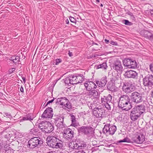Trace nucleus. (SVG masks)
I'll use <instances>...</instances> for the list:
<instances>
[{
    "label": "nucleus",
    "instance_id": "nucleus-51",
    "mask_svg": "<svg viewBox=\"0 0 153 153\" xmlns=\"http://www.w3.org/2000/svg\"><path fill=\"white\" fill-rule=\"evenodd\" d=\"M20 91L22 92H24V89L22 86H21L20 89Z\"/></svg>",
    "mask_w": 153,
    "mask_h": 153
},
{
    "label": "nucleus",
    "instance_id": "nucleus-41",
    "mask_svg": "<svg viewBox=\"0 0 153 153\" xmlns=\"http://www.w3.org/2000/svg\"><path fill=\"white\" fill-rule=\"evenodd\" d=\"M62 98H58L57 99L56 101V103L57 105L60 104L61 103V100H62Z\"/></svg>",
    "mask_w": 153,
    "mask_h": 153
},
{
    "label": "nucleus",
    "instance_id": "nucleus-20",
    "mask_svg": "<svg viewBox=\"0 0 153 153\" xmlns=\"http://www.w3.org/2000/svg\"><path fill=\"white\" fill-rule=\"evenodd\" d=\"M70 116L71 117V119L72 122L71 126L75 127H77L79 126V123L76 121L75 117L72 114H70Z\"/></svg>",
    "mask_w": 153,
    "mask_h": 153
},
{
    "label": "nucleus",
    "instance_id": "nucleus-61",
    "mask_svg": "<svg viewBox=\"0 0 153 153\" xmlns=\"http://www.w3.org/2000/svg\"><path fill=\"white\" fill-rule=\"evenodd\" d=\"M152 135H153V131H152Z\"/></svg>",
    "mask_w": 153,
    "mask_h": 153
},
{
    "label": "nucleus",
    "instance_id": "nucleus-2",
    "mask_svg": "<svg viewBox=\"0 0 153 153\" xmlns=\"http://www.w3.org/2000/svg\"><path fill=\"white\" fill-rule=\"evenodd\" d=\"M145 107L143 105H137L133 108L130 113L131 119L133 121H135L140 117L141 114L145 112Z\"/></svg>",
    "mask_w": 153,
    "mask_h": 153
},
{
    "label": "nucleus",
    "instance_id": "nucleus-52",
    "mask_svg": "<svg viewBox=\"0 0 153 153\" xmlns=\"http://www.w3.org/2000/svg\"><path fill=\"white\" fill-rule=\"evenodd\" d=\"M68 55L70 56H73L72 53V52H70V51H69Z\"/></svg>",
    "mask_w": 153,
    "mask_h": 153
},
{
    "label": "nucleus",
    "instance_id": "nucleus-15",
    "mask_svg": "<svg viewBox=\"0 0 153 153\" xmlns=\"http://www.w3.org/2000/svg\"><path fill=\"white\" fill-rule=\"evenodd\" d=\"M84 85L86 90L88 91H92V89H95L97 87L96 85L93 82L85 83Z\"/></svg>",
    "mask_w": 153,
    "mask_h": 153
},
{
    "label": "nucleus",
    "instance_id": "nucleus-54",
    "mask_svg": "<svg viewBox=\"0 0 153 153\" xmlns=\"http://www.w3.org/2000/svg\"><path fill=\"white\" fill-rule=\"evenodd\" d=\"M104 41L105 43H107L109 42V40L106 39H105Z\"/></svg>",
    "mask_w": 153,
    "mask_h": 153
},
{
    "label": "nucleus",
    "instance_id": "nucleus-33",
    "mask_svg": "<svg viewBox=\"0 0 153 153\" xmlns=\"http://www.w3.org/2000/svg\"><path fill=\"white\" fill-rule=\"evenodd\" d=\"M55 122V124L57 127L59 129H61L63 128V122Z\"/></svg>",
    "mask_w": 153,
    "mask_h": 153
},
{
    "label": "nucleus",
    "instance_id": "nucleus-60",
    "mask_svg": "<svg viewBox=\"0 0 153 153\" xmlns=\"http://www.w3.org/2000/svg\"><path fill=\"white\" fill-rule=\"evenodd\" d=\"M94 44H95V45H97V43H95Z\"/></svg>",
    "mask_w": 153,
    "mask_h": 153
},
{
    "label": "nucleus",
    "instance_id": "nucleus-57",
    "mask_svg": "<svg viewBox=\"0 0 153 153\" xmlns=\"http://www.w3.org/2000/svg\"><path fill=\"white\" fill-rule=\"evenodd\" d=\"M48 104H47V103L46 104H44V105H43V107H46L47 105Z\"/></svg>",
    "mask_w": 153,
    "mask_h": 153
},
{
    "label": "nucleus",
    "instance_id": "nucleus-38",
    "mask_svg": "<svg viewBox=\"0 0 153 153\" xmlns=\"http://www.w3.org/2000/svg\"><path fill=\"white\" fill-rule=\"evenodd\" d=\"M123 23L125 25H131L132 24V23L129 22L127 20H123Z\"/></svg>",
    "mask_w": 153,
    "mask_h": 153
},
{
    "label": "nucleus",
    "instance_id": "nucleus-42",
    "mask_svg": "<svg viewBox=\"0 0 153 153\" xmlns=\"http://www.w3.org/2000/svg\"><path fill=\"white\" fill-rule=\"evenodd\" d=\"M74 143V142H70L68 144V147L70 149H73V145Z\"/></svg>",
    "mask_w": 153,
    "mask_h": 153
},
{
    "label": "nucleus",
    "instance_id": "nucleus-26",
    "mask_svg": "<svg viewBox=\"0 0 153 153\" xmlns=\"http://www.w3.org/2000/svg\"><path fill=\"white\" fill-rule=\"evenodd\" d=\"M94 129L90 126H86L85 134H87L92 132Z\"/></svg>",
    "mask_w": 153,
    "mask_h": 153
},
{
    "label": "nucleus",
    "instance_id": "nucleus-21",
    "mask_svg": "<svg viewBox=\"0 0 153 153\" xmlns=\"http://www.w3.org/2000/svg\"><path fill=\"white\" fill-rule=\"evenodd\" d=\"M107 82L106 78H103L100 81H97L96 83L99 87H103L105 85Z\"/></svg>",
    "mask_w": 153,
    "mask_h": 153
},
{
    "label": "nucleus",
    "instance_id": "nucleus-10",
    "mask_svg": "<svg viewBox=\"0 0 153 153\" xmlns=\"http://www.w3.org/2000/svg\"><path fill=\"white\" fill-rule=\"evenodd\" d=\"M112 68L118 73L120 74L122 73L123 68L120 61L117 60L115 61L112 66Z\"/></svg>",
    "mask_w": 153,
    "mask_h": 153
},
{
    "label": "nucleus",
    "instance_id": "nucleus-44",
    "mask_svg": "<svg viewBox=\"0 0 153 153\" xmlns=\"http://www.w3.org/2000/svg\"><path fill=\"white\" fill-rule=\"evenodd\" d=\"M4 116L5 117H8L9 118H10L11 117V115L9 114L8 113H5L4 114Z\"/></svg>",
    "mask_w": 153,
    "mask_h": 153
},
{
    "label": "nucleus",
    "instance_id": "nucleus-30",
    "mask_svg": "<svg viewBox=\"0 0 153 153\" xmlns=\"http://www.w3.org/2000/svg\"><path fill=\"white\" fill-rule=\"evenodd\" d=\"M107 66L106 65V63L105 62H104L102 64H100L98 65L97 68H102L103 69H106Z\"/></svg>",
    "mask_w": 153,
    "mask_h": 153
},
{
    "label": "nucleus",
    "instance_id": "nucleus-29",
    "mask_svg": "<svg viewBox=\"0 0 153 153\" xmlns=\"http://www.w3.org/2000/svg\"><path fill=\"white\" fill-rule=\"evenodd\" d=\"M152 34L149 31H146L144 32V36L145 37L149 39Z\"/></svg>",
    "mask_w": 153,
    "mask_h": 153
},
{
    "label": "nucleus",
    "instance_id": "nucleus-59",
    "mask_svg": "<svg viewBox=\"0 0 153 153\" xmlns=\"http://www.w3.org/2000/svg\"><path fill=\"white\" fill-rule=\"evenodd\" d=\"M100 6L101 7H102L103 6V5L102 4H100Z\"/></svg>",
    "mask_w": 153,
    "mask_h": 153
},
{
    "label": "nucleus",
    "instance_id": "nucleus-39",
    "mask_svg": "<svg viewBox=\"0 0 153 153\" xmlns=\"http://www.w3.org/2000/svg\"><path fill=\"white\" fill-rule=\"evenodd\" d=\"M64 106L69 109L71 108V106L68 100V102H66L65 105H64Z\"/></svg>",
    "mask_w": 153,
    "mask_h": 153
},
{
    "label": "nucleus",
    "instance_id": "nucleus-9",
    "mask_svg": "<svg viewBox=\"0 0 153 153\" xmlns=\"http://www.w3.org/2000/svg\"><path fill=\"white\" fill-rule=\"evenodd\" d=\"M135 87L132 84L128 83H124L122 88L123 91L126 94H129L135 90Z\"/></svg>",
    "mask_w": 153,
    "mask_h": 153
},
{
    "label": "nucleus",
    "instance_id": "nucleus-19",
    "mask_svg": "<svg viewBox=\"0 0 153 153\" xmlns=\"http://www.w3.org/2000/svg\"><path fill=\"white\" fill-rule=\"evenodd\" d=\"M73 147V149H82L84 147H85L86 145L83 143H76L74 142Z\"/></svg>",
    "mask_w": 153,
    "mask_h": 153
},
{
    "label": "nucleus",
    "instance_id": "nucleus-36",
    "mask_svg": "<svg viewBox=\"0 0 153 153\" xmlns=\"http://www.w3.org/2000/svg\"><path fill=\"white\" fill-rule=\"evenodd\" d=\"M25 116L26 118H27V120L31 121L32 120L33 118V117L32 116V114H28L26 115Z\"/></svg>",
    "mask_w": 153,
    "mask_h": 153
},
{
    "label": "nucleus",
    "instance_id": "nucleus-32",
    "mask_svg": "<svg viewBox=\"0 0 153 153\" xmlns=\"http://www.w3.org/2000/svg\"><path fill=\"white\" fill-rule=\"evenodd\" d=\"M119 143L127 142L128 143H132V141L128 137H126L122 140L118 141Z\"/></svg>",
    "mask_w": 153,
    "mask_h": 153
},
{
    "label": "nucleus",
    "instance_id": "nucleus-13",
    "mask_svg": "<svg viewBox=\"0 0 153 153\" xmlns=\"http://www.w3.org/2000/svg\"><path fill=\"white\" fill-rule=\"evenodd\" d=\"M74 132L70 128L65 129L63 131V135L66 139L69 140L74 137Z\"/></svg>",
    "mask_w": 153,
    "mask_h": 153
},
{
    "label": "nucleus",
    "instance_id": "nucleus-40",
    "mask_svg": "<svg viewBox=\"0 0 153 153\" xmlns=\"http://www.w3.org/2000/svg\"><path fill=\"white\" fill-rule=\"evenodd\" d=\"M109 103L107 102L105 103V108L108 110H110L111 109L110 105Z\"/></svg>",
    "mask_w": 153,
    "mask_h": 153
},
{
    "label": "nucleus",
    "instance_id": "nucleus-14",
    "mask_svg": "<svg viewBox=\"0 0 153 153\" xmlns=\"http://www.w3.org/2000/svg\"><path fill=\"white\" fill-rule=\"evenodd\" d=\"M53 115L52 109L51 108H48L44 111L42 117L45 118H51Z\"/></svg>",
    "mask_w": 153,
    "mask_h": 153
},
{
    "label": "nucleus",
    "instance_id": "nucleus-17",
    "mask_svg": "<svg viewBox=\"0 0 153 153\" xmlns=\"http://www.w3.org/2000/svg\"><path fill=\"white\" fill-rule=\"evenodd\" d=\"M136 75V72L131 70L127 71L124 74V75L128 78H134Z\"/></svg>",
    "mask_w": 153,
    "mask_h": 153
},
{
    "label": "nucleus",
    "instance_id": "nucleus-31",
    "mask_svg": "<svg viewBox=\"0 0 153 153\" xmlns=\"http://www.w3.org/2000/svg\"><path fill=\"white\" fill-rule=\"evenodd\" d=\"M70 75L68 77H66L65 78L64 80V82L66 84H67L68 85L70 86L71 85H72V84L71 83V80L70 79Z\"/></svg>",
    "mask_w": 153,
    "mask_h": 153
},
{
    "label": "nucleus",
    "instance_id": "nucleus-16",
    "mask_svg": "<svg viewBox=\"0 0 153 153\" xmlns=\"http://www.w3.org/2000/svg\"><path fill=\"white\" fill-rule=\"evenodd\" d=\"M45 129L44 132L45 133H49L52 132L54 130V127L51 123L48 122V124L45 126Z\"/></svg>",
    "mask_w": 153,
    "mask_h": 153
},
{
    "label": "nucleus",
    "instance_id": "nucleus-12",
    "mask_svg": "<svg viewBox=\"0 0 153 153\" xmlns=\"http://www.w3.org/2000/svg\"><path fill=\"white\" fill-rule=\"evenodd\" d=\"M105 112L103 109L99 108H95L93 111L94 116L98 118H102V116L104 115V113Z\"/></svg>",
    "mask_w": 153,
    "mask_h": 153
},
{
    "label": "nucleus",
    "instance_id": "nucleus-11",
    "mask_svg": "<svg viewBox=\"0 0 153 153\" xmlns=\"http://www.w3.org/2000/svg\"><path fill=\"white\" fill-rule=\"evenodd\" d=\"M145 137L143 134H140L135 136L132 139V143H135L137 144H141L145 140Z\"/></svg>",
    "mask_w": 153,
    "mask_h": 153
},
{
    "label": "nucleus",
    "instance_id": "nucleus-18",
    "mask_svg": "<svg viewBox=\"0 0 153 153\" xmlns=\"http://www.w3.org/2000/svg\"><path fill=\"white\" fill-rule=\"evenodd\" d=\"M112 99V96L109 94L107 96H103L101 98V100L102 103L109 102L111 103V101Z\"/></svg>",
    "mask_w": 153,
    "mask_h": 153
},
{
    "label": "nucleus",
    "instance_id": "nucleus-24",
    "mask_svg": "<svg viewBox=\"0 0 153 153\" xmlns=\"http://www.w3.org/2000/svg\"><path fill=\"white\" fill-rule=\"evenodd\" d=\"M10 60L13 61V62L15 63H19L20 62L19 60L20 57L18 56H13L10 59Z\"/></svg>",
    "mask_w": 153,
    "mask_h": 153
},
{
    "label": "nucleus",
    "instance_id": "nucleus-25",
    "mask_svg": "<svg viewBox=\"0 0 153 153\" xmlns=\"http://www.w3.org/2000/svg\"><path fill=\"white\" fill-rule=\"evenodd\" d=\"M76 76L77 84L81 82L83 80L82 75H78Z\"/></svg>",
    "mask_w": 153,
    "mask_h": 153
},
{
    "label": "nucleus",
    "instance_id": "nucleus-27",
    "mask_svg": "<svg viewBox=\"0 0 153 153\" xmlns=\"http://www.w3.org/2000/svg\"><path fill=\"white\" fill-rule=\"evenodd\" d=\"M70 78L71 80V83L72 84H77L76 76L73 75L71 76V75L70 76Z\"/></svg>",
    "mask_w": 153,
    "mask_h": 153
},
{
    "label": "nucleus",
    "instance_id": "nucleus-28",
    "mask_svg": "<svg viewBox=\"0 0 153 153\" xmlns=\"http://www.w3.org/2000/svg\"><path fill=\"white\" fill-rule=\"evenodd\" d=\"M63 116H59L54 119H55V122L58 123L59 122H63Z\"/></svg>",
    "mask_w": 153,
    "mask_h": 153
},
{
    "label": "nucleus",
    "instance_id": "nucleus-4",
    "mask_svg": "<svg viewBox=\"0 0 153 153\" xmlns=\"http://www.w3.org/2000/svg\"><path fill=\"white\" fill-rule=\"evenodd\" d=\"M145 95V93L144 92L139 93L137 91H134L132 93L130 96L133 102L138 103L143 101Z\"/></svg>",
    "mask_w": 153,
    "mask_h": 153
},
{
    "label": "nucleus",
    "instance_id": "nucleus-23",
    "mask_svg": "<svg viewBox=\"0 0 153 153\" xmlns=\"http://www.w3.org/2000/svg\"><path fill=\"white\" fill-rule=\"evenodd\" d=\"M48 122L42 121L40 123L38 126V128H39L40 129L43 131L44 132L45 129V126L48 124Z\"/></svg>",
    "mask_w": 153,
    "mask_h": 153
},
{
    "label": "nucleus",
    "instance_id": "nucleus-50",
    "mask_svg": "<svg viewBox=\"0 0 153 153\" xmlns=\"http://www.w3.org/2000/svg\"><path fill=\"white\" fill-rule=\"evenodd\" d=\"M54 98H53V99L52 100H50V101H48L47 102V104H50V103H51L54 100Z\"/></svg>",
    "mask_w": 153,
    "mask_h": 153
},
{
    "label": "nucleus",
    "instance_id": "nucleus-48",
    "mask_svg": "<svg viewBox=\"0 0 153 153\" xmlns=\"http://www.w3.org/2000/svg\"><path fill=\"white\" fill-rule=\"evenodd\" d=\"M149 66L151 71L153 73V64H150Z\"/></svg>",
    "mask_w": 153,
    "mask_h": 153
},
{
    "label": "nucleus",
    "instance_id": "nucleus-3",
    "mask_svg": "<svg viewBox=\"0 0 153 153\" xmlns=\"http://www.w3.org/2000/svg\"><path fill=\"white\" fill-rule=\"evenodd\" d=\"M47 141L48 145L52 148L61 149L63 146V142L53 136L48 137Z\"/></svg>",
    "mask_w": 153,
    "mask_h": 153
},
{
    "label": "nucleus",
    "instance_id": "nucleus-8",
    "mask_svg": "<svg viewBox=\"0 0 153 153\" xmlns=\"http://www.w3.org/2000/svg\"><path fill=\"white\" fill-rule=\"evenodd\" d=\"M143 85L146 86H153V76L151 74H148L143 79Z\"/></svg>",
    "mask_w": 153,
    "mask_h": 153
},
{
    "label": "nucleus",
    "instance_id": "nucleus-58",
    "mask_svg": "<svg viewBox=\"0 0 153 153\" xmlns=\"http://www.w3.org/2000/svg\"><path fill=\"white\" fill-rule=\"evenodd\" d=\"M96 1H97L98 2H99L100 1H99V0H96Z\"/></svg>",
    "mask_w": 153,
    "mask_h": 153
},
{
    "label": "nucleus",
    "instance_id": "nucleus-45",
    "mask_svg": "<svg viewBox=\"0 0 153 153\" xmlns=\"http://www.w3.org/2000/svg\"><path fill=\"white\" fill-rule=\"evenodd\" d=\"M70 21L74 23H76V20L74 18L72 17H70Z\"/></svg>",
    "mask_w": 153,
    "mask_h": 153
},
{
    "label": "nucleus",
    "instance_id": "nucleus-49",
    "mask_svg": "<svg viewBox=\"0 0 153 153\" xmlns=\"http://www.w3.org/2000/svg\"><path fill=\"white\" fill-rule=\"evenodd\" d=\"M28 120L27 118H26V117L25 116L23 117H22V118L21 120L22 121L23 120Z\"/></svg>",
    "mask_w": 153,
    "mask_h": 153
},
{
    "label": "nucleus",
    "instance_id": "nucleus-46",
    "mask_svg": "<svg viewBox=\"0 0 153 153\" xmlns=\"http://www.w3.org/2000/svg\"><path fill=\"white\" fill-rule=\"evenodd\" d=\"M110 43L114 45H117V43L116 42H114L113 41H110Z\"/></svg>",
    "mask_w": 153,
    "mask_h": 153
},
{
    "label": "nucleus",
    "instance_id": "nucleus-5",
    "mask_svg": "<svg viewBox=\"0 0 153 153\" xmlns=\"http://www.w3.org/2000/svg\"><path fill=\"white\" fill-rule=\"evenodd\" d=\"M42 143L40 138L34 137L31 138L28 142V147L30 149H33L36 147H39L41 146Z\"/></svg>",
    "mask_w": 153,
    "mask_h": 153
},
{
    "label": "nucleus",
    "instance_id": "nucleus-37",
    "mask_svg": "<svg viewBox=\"0 0 153 153\" xmlns=\"http://www.w3.org/2000/svg\"><path fill=\"white\" fill-rule=\"evenodd\" d=\"M114 74H116V75L114 76L113 74L112 73V76H113V78H112V79H113V80L115 82L116 80H118L119 78H120V77L117 74H115V73H114Z\"/></svg>",
    "mask_w": 153,
    "mask_h": 153
},
{
    "label": "nucleus",
    "instance_id": "nucleus-53",
    "mask_svg": "<svg viewBox=\"0 0 153 153\" xmlns=\"http://www.w3.org/2000/svg\"><path fill=\"white\" fill-rule=\"evenodd\" d=\"M22 79L23 80V82L24 83H25V77H22Z\"/></svg>",
    "mask_w": 153,
    "mask_h": 153
},
{
    "label": "nucleus",
    "instance_id": "nucleus-1",
    "mask_svg": "<svg viewBox=\"0 0 153 153\" xmlns=\"http://www.w3.org/2000/svg\"><path fill=\"white\" fill-rule=\"evenodd\" d=\"M118 106L120 108L126 111H128L132 108L130 99L128 95H124L120 97Z\"/></svg>",
    "mask_w": 153,
    "mask_h": 153
},
{
    "label": "nucleus",
    "instance_id": "nucleus-55",
    "mask_svg": "<svg viewBox=\"0 0 153 153\" xmlns=\"http://www.w3.org/2000/svg\"><path fill=\"white\" fill-rule=\"evenodd\" d=\"M149 39L153 41V34L151 36L150 38Z\"/></svg>",
    "mask_w": 153,
    "mask_h": 153
},
{
    "label": "nucleus",
    "instance_id": "nucleus-34",
    "mask_svg": "<svg viewBox=\"0 0 153 153\" xmlns=\"http://www.w3.org/2000/svg\"><path fill=\"white\" fill-rule=\"evenodd\" d=\"M68 102V100L65 97H62V100H61V103L60 105H65L66 102Z\"/></svg>",
    "mask_w": 153,
    "mask_h": 153
},
{
    "label": "nucleus",
    "instance_id": "nucleus-22",
    "mask_svg": "<svg viewBox=\"0 0 153 153\" xmlns=\"http://www.w3.org/2000/svg\"><path fill=\"white\" fill-rule=\"evenodd\" d=\"M88 94L89 96H91L94 98L97 99L100 97V94L97 91L94 90H93L90 91Z\"/></svg>",
    "mask_w": 153,
    "mask_h": 153
},
{
    "label": "nucleus",
    "instance_id": "nucleus-56",
    "mask_svg": "<svg viewBox=\"0 0 153 153\" xmlns=\"http://www.w3.org/2000/svg\"><path fill=\"white\" fill-rule=\"evenodd\" d=\"M66 23V24H68L69 23V20L68 19H66L65 21Z\"/></svg>",
    "mask_w": 153,
    "mask_h": 153
},
{
    "label": "nucleus",
    "instance_id": "nucleus-7",
    "mask_svg": "<svg viewBox=\"0 0 153 153\" xmlns=\"http://www.w3.org/2000/svg\"><path fill=\"white\" fill-rule=\"evenodd\" d=\"M123 63L124 66L128 68H135L137 67V64L136 61L131 59H125L123 61Z\"/></svg>",
    "mask_w": 153,
    "mask_h": 153
},
{
    "label": "nucleus",
    "instance_id": "nucleus-35",
    "mask_svg": "<svg viewBox=\"0 0 153 153\" xmlns=\"http://www.w3.org/2000/svg\"><path fill=\"white\" fill-rule=\"evenodd\" d=\"M86 128V126H82L80 128H79L78 130L79 132L80 133L82 132L85 133V129Z\"/></svg>",
    "mask_w": 153,
    "mask_h": 153
},
{
    "label": "nucleus",
    "instance_id": "nucleus-6",
    "mask_svg": "<svg viewBox=\"0 0 153 153\" xmlns=\"http://www.w3.org/2000/svg\"><path fill=\"white\" fill-rule=\"evenodd\" d=\"M117 130V127L115 126H113L110 124H107L105 125L103 129V132L104 133H109V134H114Z\"/></svg>",
    "mask_w": 153,
    "mask_h": 153
},
{
    "label": "nucleus",
    "instance_id": "nucleus-47",
    "mask_svg": "<svg viewBox=\"0 0 153 153\" xmlns=\"http://www.w3.org/2000/svg\"><path fill=\"white\" fill-rule=\"evenodd\" d=\"M61 61V60L60 59H56V65H57L59 63H60Z\"/></svg>",
    "mask_w": 153,
    "mask_h": 153
},
{
    "label": "nucleus",
    "instance_id": "nucleus-43",
    "mask_svg": "<svg viewBox=\"0 0 153 153\" xmlns=\"http://www.w3.org/2000/svg\"><path fill=\"white\" fill-rule=\"evenodd\" d=\"M128 14L131 16V18L133 20H134L135 19V17H134L133 13L131 12L128 13Z\"/></svg>",
    "mask_w": 153,
    "mask_h": 153
}]
</instances>
